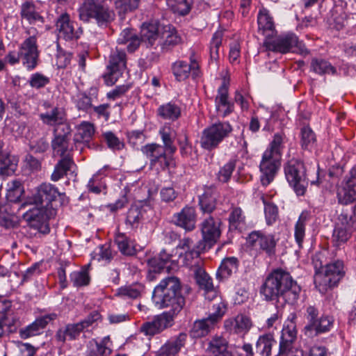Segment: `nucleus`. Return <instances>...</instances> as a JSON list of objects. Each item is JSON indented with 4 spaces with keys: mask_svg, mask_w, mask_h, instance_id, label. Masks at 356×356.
I'll use <instances>...</instances> for the list:
<instances>
[{
    "mask_svg": "<svg viewBox=\"0 0 356 356\" xmlns=\"http://www.w3.org/2000/svg\"><path fill=\"white\" fill-rule=\"evenodd\" d=\"M238 268V260L236 257L225 258L218 268L216 277L220 280L227 279L237 272Z\"/></svg>",
    "mask_w": 356,
    "mask_h": 356,
    "instance_id": "nucleus-42",
    "label": "nucleus"
},
{
    "mask_svg": "<svg viewBox=\"0 0 356 356\" xmlns=\"http://www.w3.org/2000/svg\"><path fill=\"white\" fill-rule=\"evenodd\" d=\"M216 326L207 317L196 320L193 323L190 334L193 338H202L208 335Z\"/></svg>",
    "mask_w": 356,
    "mask_h": 356,
    "instance_id": "nucleus-41",
    "label": "nucleus"
},
{
    "mask_svg": "<svg viewBox=\"0 0 356 356\" xmlns=\"http://www.w3.org/2000/svg\"><path fill=\"white\" fill-rule=\"evenodd\" d=\"M170 10L181 16L186 15L191 9V5L187 0H167Z\"/></svg>",
    "mask_w": 356,
    "mask_h": 356,
    "instance_id": "nucleus-57",
    "label": "nucleus"
},
{
    "mask_svg": "<svg viewBox=\"0 0 356 356\" xmlns=\"http://www.w3.org/2000/svg\"><path fill=\"white\" fill-rule=\"evenodd\" d=\"M74 165L72 156L61 157L54 166V170L51 175V180L58 181L67 175V172Z\"/></svg>",
    "mask_w": 356,
    "mask_h": 356,
    "instance_id": "nucleus-43",
    "label": "nucleus"
},
{
    "mask_svg": "<svg viewBox=\"0 0 356 356\" xmlns=\"http://www.w3.org/2000/svg\"><path fill=\"white\" fill-rule=\"evenodd\" d=\"M21 63L28 71L34 70L39 60V50L35 35H31L24 40L19 46Z\"/></svg>",
    "mask_w": 356,
    "mask_h": 356,
    "instance_id": "nucleus-13",
    "label": "nucleus"
},
{
    "mask_svg": "<svg viewBox=\"0 0 356 356\" xmlns=\"http://www.w3.org/2000/svg\"><path fill=\"white\" fill-rule=\"evenodd\" d=\"M201 231L204 243L201 250H209L220 237V231L218 223L214 220L213 218L209 217L202 222Z\"/></svg>",
    "mask_w": 356,
    "mask_h": 356,
    "instance_id": "nucleus-23",
    "label": "nucleus"
},
{
    "mask_svg": "<svg viewBox=\"0 0 356 356\" xmlns=\"http://www.w3.org/2000/svg\"><path fill=\"white\" fill-rule=\"evenodd\" d=\"M353 230L337 224L332 232V243L337 248H341L351 236Z\"/></svg>",
    "mask_w": 356,
    "mask_h": 356,
    "instance_id": "nucleus-48",
    "label": "nucleus"
},
{
    "mask_svg": "<svg viewBox=\"0 0 356 356\" xmlns=\"http://www.w3.org/2000/svg\"><path fill=\"white\" fill-rule=\"evenodd\" d=\"M338 220L337 224L354 230L356 225V205L343 208L339 215Z\"/></svg>",
    "mask_w": 356,
    "mask_h": 356,
    "instance_id": "nucleus-51",
    "label": "nucleus"
},
{
    "mask_svg": "<svg viewBox=\"0 0 356 356\" xmlns=\"http://www.w3.org/2000/svg\"><path fill=\"white\" fill-rule=\"evenodd\" d=\"M80 20L94 19L99 26L106 27L115 19V13L107 6L95 0H85L79 8Z\"/></svg>",
    "mask_w": 356,
    "mask_h": 356,
    "instance_id": "nucleus-5",
    "label": "nucleus"
},
{
    "mask_svg": "<svg viewBox=\"0 0 356 356\" xmlns=\"http://www.w3.org/2000/svg\"><path fill=\"white\" fill-rule=\"evenodd\" d=\"M202 261H194L193 266H190L194 273L196 283L200 289H204L205 291H210L213 289L212 280L209 275L202 268Z\"/></svg>",
    "mask_w": 356,
    "mask_h": 356,
    "instance_id": "nucleus-34",
    "label": "nucleus"
},
{
    "mask_svg": "<svg viewBox=\"0 0 356 356\" xmlns=\"http://www.w3.org/2000/svg\"><path fill=\"white\" fill-rule=\"evenodd\" d=\"M202 246V243L200 242L199 245L197 246V249L195 248L193 244V241L189 238H184L180 241L179 245L177 246V248L183 250L184 251V259L186 260V265L187 266H193L192 260H195L194 261H200V259L199 258L200 254V250Z\"/></svg>",
    "mask_w": 356,
    "mask_h": 356,
    "instance_id": "nucleus-30",
    "label": "nucleus"
},
{
    "mask_svg": "<svg viewBox=\"0 0 356 356\" xmlns=\"http://www.w3.org/2000/svg\"><path fill=\"white\" fill-rule=\"evenodd\" d=\"M77 133L74 135V141L75 143H88L92 138L95 128L92 123L83 121L76 127Z\"/></svg>",
    "mask_w": 356,
    "mask_h": 356,
    "instance_id": "nucleus-46",
    "label": "nucleus"
},
{
    "mask_svg": "<svg viewBox=\"0 0 356 356\" xmlns=\"http://www.w3.org/2000/svg\"><path fill=\"white\" fill-rule=\"evenodd\" d=\"M264 205V213L266 224L271 225L277 220L278 218V208L273 202H268L264 195L261 197Z\"/></svg>",
    "mask_w": 356,
    "mask_h": 356,
    "instance_id": "nucleus-58",
    "label": "nucleus"
},
{
    "mask_svg": "<svg viewBox=\"0 0 356 356\" xmlns=\"http://www.w3.org/2000/svg\"><path fill=\"white\" fill-rule=\"evenodd\" d=\"M213 312L208 316V318L216 325L222 320L226 313L227 307L224 302H219L213 305Z\"/></svg>",
    "mask_w": 356,
    "mask_h": 356,
    "instance_id": "nucleus-63",
    "label": "nucleus"
},
{
    "mask_svg": "<svg viewBox=\"0 0 356 356\" xmlns=\"http://www.w3.org/2000/svg\"><path fill=\"white\" fill-rule=\"evenodd\" d=\"M310 71L323 76L325 74L334 75L337 69L328 60L322 58H312L310 63Z\"/></svg>",
    "mask_w": 356,
    "mask_h": 356,
    "instance_id": "nucleus-44",
    "label": "nucleus"
},
{
    "mask_svg": "<svg viewBox=\"0 0 356 356\" xmlns=\"http://www.w3.org/2000/svg\"><path fill=\"white\" fill-rule=\"evenodd\" d=\"M157 115L163 120L174 122L181 116V108L175 102H170L159 106Z\"/></svg>",
    "mask_w": 356,
    "mask_h": 356,
    "instance_id": "nucleus-39",
    "label": "nucleus"
},
{
    "mask_svg": "<svg viewBox=\"0 0 356 356\" xmlns=\"http://www.w3.org/2000/svg\"><path fill=\"white\" fill-rule=\"evenodd\" d=\"M81 325L76 323H69L65 327L59 328L55 334V339L58 342L64 343L67 339L76 340L83 332Z\"/></svg>",
    "mask_w": 356,
    "mask_h": 356,
    "instance_id": "nucleus-35",
    "label": "nucleus"
},
{
    "mask_svg": "<svg viewBox=\"0 0 356 356\" xmlns=\"http://www.w3.org/2000/svg\"><path fill=\"white\" fill-rule=\"evenodd\" d=\"M286 139V138L284 132L275 134L272 140L270 142L264 153L281 159Z\"/></svg>",
    "mask_w": 356,
    "mask_h": 356,
    "instance_id": "nucleus-38",
    "label": "nucleus"
},
{
    "mask_svg": "<svg viewBox=\"0 0 356 356\" xmlns=\"http://www.w3.org/2000/svg\"><path fill=\"white\" fill-rule=\"evenodd\" d=\"M298 36L291 32L282 33L275 38H267L264 41V47L266 51L286 54L293 51V48L300 47Z\"/></svg>",
    "mask_w": 356,
    "mask_h": 356,
    "instance_id": "nucleus-10",
    "label": "nucleus"
},
{
    "mask_svg": "<svg viewBox=\"0 0 356 356\" xmlns=\"http://www.w3.org/2000/svg\"><path fill=\"white\" fill-rule=\"evenodd\" d=\"M40 118L44 124L54 127V130L71 129L67 122V113L63 107L54 106L49 111L40 114Z\"/></svg>",
    "mask_w": 356,
    "mask_h": 356,
    "instance_id": "nucleus-16",
    "label": "nucleus"
},
{
    "mask_svg": "<svg viewBox=\"0 0 356 356\" xmlns=\"http://www.w3.org/2000/svg\"><path fill=\"white\" fill-rule=\"evenodd\" d=\"M297 337L296 323L293 321L284 325L280 336L278 356H298L293 351V343Z\"/></svg>",
    "mask_w": 356,
    "mask_h": 356,
    "instance_id": "nucleus-17",
    "label": "nucleus"
},
{
    "mask_svg": "<svg viewBox=\"0 0 356 356\" xmlns=\"http://www.w3.org/2000/svg\"><path fill=\"white\" fill-rule=\"evenodd\" d=\"M229 229L231 231L242 232L246 225V218L242 209L239 207L232 206L228 217Z\"/></svg>",
    "mask_w": 356,
    "mask_h": 356,
    "instance_id": "nucleus-36",
    "label": "nucleus"
},
{
    "mask_svg": "<svg viewBox=\"0 0 356 356\" xmlns=\"http://www.w3.org/2000/svg\"><path fill=\"white\" fill-rule=\"evenodd\" d=\"M217 193L215 187L209 186L199 196V205L203 213H211L216 207Z\"/></svg>",
    "mask_w": 356,
    "mask_h": 356,
    "instance_id": "nucleus-33",
    "label": "nucleus"
},
{
    "mask_svg": "<svg viewBox=\"0 0 356 356\" xmlns=\"http://www.w3.org/2000/svg\"><path fill=\"white\" fill-rule=\"evenodd\" d=\"M315 273L314 282L317 290L325 294L328 290L338 286L345 277L347 268L341 259H334L322 266L319 255L316 254L313 258Z\"/></svg>",
    "mask_w": 356,
    "mask_h": 356,
    "instance_id": "nucleus-3",
    "label": "nucleus"
},
{
    "mask_svg": "<svg viewBox=\"0 0 356 356\" xmlns=\"http://www.w3.org/2000/svg\"><path fill=\"white\" fill-rule=\"evenodd\" d=\"M236 165V161L230 159L222 166L217 174L218 181L222 183H227L235 170Z\"/></svg>",
    "mask_w": 356,
    "mask_h": 356,
    "instance_id": "nucleus-59",
    "label": "nucleus"
},
{
    "mask_svg": "<svg viewBox=\"0 0 356 356\" xmlns=\"http://www.w3.org/2000/svg\"><path fill=\"white\" fill-rule=\"evenodd\" d=\"M56 30L58 37L65 41H74L80 38L83 33L81 26L71 20L70 15L67 13L61 14L56 21Z\"/></svg>",
    "mask_w": 356,
    "mask_h": 356,
    "instance_id": "nucleus-15",
    "label": "nucleus"
},
{
    "mask_svg": "<svg viewBox=\"0 0 356 356\" xmlns=\"http://www.w3.org/2000/svg\"><path fill=\"white\" fill-rule=\"evenodd\" d=\"M65 194L60 193L57 187L50 183H42L38 188L35 202L48 207H52L51 202L60 198L63 202Z\"/></svg>",
    "mask_w": 356,
    "mask_h": 356,
    "instance_id": "nucleus-21",
    "label": "nucleus"
},
{
    "mask_svg": "<svg viewBox=\"0 0 356 356\" xmlns=\"http://www.w3.org/2000/svg\"><path fill=\"white\" fill-rule=\"evenodd\" d=\"M173 255L167 252L166 250H162L157 256H154L147 260V264L149 268V275L147 276L149 280H153L152 271L154 273H159L164 268L168 271L170 268L169 264L174 262Z\"/></svg>",
    "mask_w": 356,
    "mask_h": 356,
    "instance_id": "nucleus-26",
    "label": "nucleus"
},
{
    "mask_svg": "<svg viewBox=\"0 0 356 356\" xmlns=\"http://www.w3.org/2000/svg\"><path fill=\"white\" fill-rule=\"evenodd\" d=\"M172 221L175 225L187 232L193 230L197 221L195 208L192 206H185L179 212L173 215Z\"/></svg>",
    "mask_w": 356,
    "mask_h": 356,
    "instance_id": "nucleus-24",
    "label": "nucleus"
},
{
    "mask_svg": "<svg viewBox=\"0 0 356 356\" xmlns=\"http://www.w3.org/2000/svg\"><path fill=\"white\" fill-rule=\"evenodd\" d=\"M181 37L174 27L165 28L163 33V40L159 44L163 51H167L181 42Z\"/></svg>",
    "mask_w": 356,
    "mask_h": 356,
    "instance_id": "nucleus-47",
    "label": "nucleus"
},
{
    "mask_svg": "<svg viewBox=\"0 0 356 356\" xmlns=\"http://www.w3.org/2000/svg\"><path fill=\"white\" fill-rule=\"evenodd\" d=\"M187 335L180 333L176 338L169 340L159 350L157 356H175L184 346Z\"/></svg>",
    "mask_w": 356,
    "mask_h": 356,
    "instance_id": "nucleus-32",
    "label": "nucleus"
},
{
    "mask_svg": "<svg viewBox=\"0 0 356 356\" xmlns=\"http://www.w3.org/2000/svg\"><path fill=\"white\" fill-rule=\"evenodd\" d=\"M74 104L79 111L86 113H89L90 110L92 109V107L91 97L84 92L79 93L76 95L74 99Z\"/></svg>",
    "mask_w": 356,
    "mask_h": 356,
    "instance_id": "nucleus-61",
    "label": "nucleus"
},
{
    "mask_svg": "<svg viewBox=\"0 0 356 356\" xmlns=\"http://www.w3.org/2000/svg\"><path fill=\"white\" fill-rule=\"evenodd\" d=\"M103 138L108 147L113 151H120L124 147V143L113 132L109 131L103 133Z\"/></svg>",
    "mask_w": 356,
    "mask_h": 356,
    "instance_id": "nucleus-60",
    "label": "nucleus"
},
{
    "mask_svg": "<svg viewBox=\"0 0 356 356\" xmlns=\"http://www.w3.org/2000/svg\"><path fill=\"white\" fill-rule=\"evenodd\" d=\"M229 81L223 79L220 86L217 90L215 97L216 111L219 117L225 118L232 113L234 104L229 99Z\"/></svg>",
    "mask_w": 356,
    "mask_h": 356,
    "instance_id": "nucleus-18",
    "label": "nucleus"
},
{
    "mask_svg": "<svg viewBox=\"0 0 356 356\" xmlns=\"http://www.w3.org/2000/svg\"><path fill=\"white\" fill-rule=\"evenodd\" d=\"M143 289L144 286L141 284L136 283L132 285L120 287L117 294L123 298L136 299L140 296Z\"/></svg>",
    "mask_w": 356,
    "mask_h": 356,
    "instance_id": "nucleus-56",
    "label": "nucleus"
},
{
    "mask_svg": "<svg viewBox=\"0 0 356 356\" xmlns=\"http://www.w3.org/2000/svg\"><path fill=\"white\" fill-rule=\"evenodd\" d=\"M108 169V165H104L90 179L87 184L88 190L90 192L99 194L106 189V186L104 178L107 175L106 172Z\"/></svg>",
    "mask_w": 356,
    "mask_h": 356,
    "instance_id": "nucleus-40",
    "label": "nucleus"
},
{
    "mask_svg": "<svg viewBox=\"0 0 356 356\" xmlns=\"http://www.w3.org/2000/svg\"><path fill=\"white\" fill-rule=\"evenodd\" d=\"M223 35L222 30L216 31L212 35L209 45L210 61L212 63H217L219 60V49L222 45Z\"/></svg>",
    "mask_w": 356,
    "mask_h": 356,
    "instance_id": "nucleus-53",
    "label": "nucleus"
},
{
    "mask_svg": "<svg viewBox=\"0 0 356 356\" xmlns=\"http://www.w3.org/2000/svg\"><path fill=\"white\" fill-rule=\"evenodd\" d=\"M258 32L265 36V39L271 38L276 32L273 18L266 9L260 10L257 16Z\"/></svg>",
    "mask_w": 356,
    "mask_h": 356,
    "instance_id": "nucleus-31",
    "label": "nucleus"
},
{
    "mask_svg": "<svg viewBox=\"0 0 356 356\" xmlns=\"http://www.w3.org/2000/svg\"><path fill=\"white\" fill-rule=\"evenodd\" d=\"M127 67V54L124 49L115 47L112 49L106 66V72L103 75L107 86L114 85L122 76Z\"/></svg>",
    "mask_w": 356,
    "mask_h": 356,
    "instance_id": "nucleus-9",
    "label": "nucleus"
},
{
    "mask_svg": "<svg viewBox=\"0 0 356 356\" xmlns=\"http://www.w3.org/2000/svg\"><path fill=\"white\" fill-rule=\"evenodd\" d=\"M190 63L184 60H177L172 65V72L178 81H183L188 79L191 73L193 78L200 76L199 56L193 49L190 51Z\"/></svg>",
    "mask_w": 356,
    "mask_h": 356,
    "instance_id": "nucleus-12",
    "label": "nucleus"
},
{
    "mask_svg": "<svg viewBox=\"0 0 356 356\" xmlns=\"http://www.w3.org/2000/svg\"><path fill=\"white\" fill-rule=\"evenodd\" d=\"M251 326L250 318L244 315H238L235 318H228L224 321V327L230 334H245Z\"/></svg>",
    "mask_w": 356,
    "mask_h": 356,
    "instance_id": "nucleus-27",
    "label": "nucleus"
},
{
    "mask_svg": "<svg viewBox=\"0 0 356 356\" xmlns=\"http://www.w3.org/2000/svg\"><path fill=\"white\" fill-rule=\"evenodd\" d=\"M280 161L281 159L263 153L259 164L260 181L262 186H266L274 180L281 164Z\"/></svg>",
    "mask_w": 356,
    "mask_h": 356,
    "instance_id": "nucleus-19",
    "label": "nucleus"
},
{
    "mask_svg": "<svg viewBox=\"0 0 356 356\" xmlns=\"http://www.w3.org/2000/svg\"><path fill=\"white\" fill-rule=\"evenodd\" d=\"M114 242L117 245L120 252L127 257H132L137 254L138 245L126 234L117 232L115 235Z\"/></svg>",
    "mask_w": 356,
    "mask_h": 356,
    "instance_id": "nucleus-29",
    "label": "nucleus"
},
{
    "mask_svg": "<svg viewBox=\"0 0 356 356\" xmlns=\"http://www.w3.org/2000/svg\"><path fill=\"white\" fill-rule=\"evenodd\" d=\"M277 345L273 334H264L259 337L255 346V350L260 356H271L272 349Z\"/></svg>",
    "mask_w": 356,
    "mask_h": 356,
    "instance_id": "nucleus-37",
    "label": "nucleus"
},
{
    "mask_svg": "<svg viewBox=\"0 0 356 356\" xmlns=\"http://www.w3.org/2000/svg\"><path fill=\"white\" fill-rule=\"evenodd\" d=\"M19 15L22 21H26L29 25L41 26L45 22L42 11L32 1H25L21 4Z\"/></svg>",
    "mask_w": 356,
    "mask_h": 356,
    "instance_id": "nucleus-20",
    "label": "nucleus"
},
{
    "mask_svg": "<svg viewBox=\"0 0 356 356\" xmlns=\"http://www.w3.org/2000/svg\"><path fill=\"white\" fill-rule=\"evenodd\" d=\"M72 136V129L67 130H53L51 146L54 155L64 157L71 156L69 143Z\"/></svg>",
    "mask_w": 356,
    "mask_h": 356,
    "instance_id": "nucleus-22",
    "label": "nucleus"
},
{
    "mask_svg": "<svg viewBox=\"0 0 356 356\" xmlns=\"http://www.w3.org/2000/svg\"><path fill=\"white\" fill-rule=\"evenodd\" d=\"M338 202L348 205L356 201V185L346 183V185L337 192Z\"/></svg>",
    "mask_w": 356,
    "mask_h": 356,
    "instance_id": "nucleus-52",
    "label": "nucleus"
},
{
    "mask_svg": "<svg viewBox=\"0 0 356 356\" xmlns=\"http://www.w3.org/2000/svg\"><path fill=\"white\" fill-rule=\"evenodd\" d=\"M309 220V213L307 211H302L294 226V238L299 248H302L304 239L305 238L306 225Z\"/></svg>",
    "mask_w": 356,
    "mask_h": 356,
    "instance_id": "nucleus-50",
    "label": "nucleus"
},
{
    "mask_svg": "<svg viewBox=\"0 0 356 356\" xmlns=\"http://www.w3.org/2000/svg\"><path fill=\"white\" fill-rule=\"evenodd\" d=\"M159 134L165 148L168 150L170 153L174 154L177 150L176 147L173 144L177 136L176 131L170 124L165 123L163 126L160 128Z\"/></svg>",
    "mask_w": 356,
    "mask_h": 356,
    "instance_id": "nucleus-45",
    "label": "nucleus"
},
{
    "mask_svg": "<svg viewBox=\"0 0 356 356\" xmlns=\"http://www.w3.org/2000/svg\"><path fill=\"white\" fill-rule=\"evenodd\" d=\"M28 82L33 88L40 89L50 83V79L42 73L35 72L31 75Z\"/></svg>",
    "mask_w": 356,
    "mask_h": 356,
    "instance_id": "nucleus-62",
    "label": "nucleus"
},
{
    "mask_svg": "<svg viewBox=\"0 0 356 356\" xmlns=\"http://www.w3.org/2000/svg\"><path fill=\"white\" fill-rule=\"evenodd\" d=\"M316 145L315 133L309 127H303L300 130V145L305 150L312 151Z\"/></svg>",
    "mask_w": 356,
    "mask_h": 356,
    "instance_id": "nucleus-54",
    "label": "nucleus"
},
{
    "mask_svg": "<svg viewBox=\"0 0 356 356\" xmlns=\"http://www.w3.org/2000/svg\"><path fill=\"white\" fill-rule=\"evenodd\" d=\"M56 213V211L53 207L41 205L30 209L26 213V218L31 227L46 234L49 232L48 220L54 218Z\"/></svg>",
    "mask_w": 356,
    "mask_h": 356,
    "instance_id": "nucleus-11",
    "label": "nucleus"
},
{
    "mask_svg": "<svg viewBox=\"0 0 356 356\" xmlns=\"http://www.w3.org/2000/svg\"><path fill=\"white\" fill-rule=\"evenodd\" d=\"M142 217L143 214L140 209L137 207H132L128 211L126 223L133 229L137 228Z\"/></svg>",
    "mask_w": 356,
    "mask_h": 356,
    "instance_id": "nucleus-64",
    "label": "nucleus"
},
{
    "mask_svg": "<svg viewBox=\"0 0 356 356\" xmlns=\"http://www.w3.org/2000/svg\"><path fill=\"white\" fill-rule=\"evenodd\" d=\"M4 143L0 138V175L10 176L17 170V164L12 161L9 156L3 152Z\"/></svg>",
    "mask_w": 356,
    "mask_h": 356,
    "instance_id": "nucleus-49",
    "label": "nucleus"
},
{
    "mask_svg": "<svg viewBox=\"0 0 356 356\" xmlns=\"http://www.w3.org/2000/svg\"><path fill=\"white\" fill-rule=\"evenodd\" d=\"M141 41L147 47L156 49L160 43L159 26L156 22L144 23L140 30Z\"/></svg>",
    "mask_w": 356,
    "mask_h": 356,
    "instance_id": "nucleus-28",
    "label": "nucleus"
},
{
    "mask_svg": "<svg viewBox=\"0 0 356 356\" xmlns=\"http://www.w3.org/2000/svg\"><path fill=\"white\" fill-rule=\"evenodd\" d=\"M300 286L290 273L281 268L273 270L260 287V294L266 301L294 305L299 298Z\"/></svg>",
    "mask_w": 356,
    "mask_h": 356,
    "instance_id": "nucleus-1",
    "label": "nucleus"
},
{
    "mask_svg": "<svg viewBox=\"0 0 356 356\" xmlns=\"http://www.w3.org/2000/svg\"><path fill=\"white\" fill-rule=\"evenodd\" d=\"M164 146L157 143H149L141 147L142 153L149 160L151 168L159 167L161 170L169 168L172 159L166 154Z\"/></svg>",
    "mask_w": 356,
    "mask_h": 356,
    "instance_id": "nucleus-14",
    "label": "nucleus"
},
{
    "mask_svg": "<svg viewBox=\"0 0 356 356\" xmlns=\"http://www.w3.org/2000/svg\"><path fill=\"white\" fill-rule=\"evenodd\" d=\"M305 317L307 323L303 328V333L307 338L313 339L328 332L333 326V318L328 315L319 316V310L315 306L309 305L306 308Z\"/></svg>",
    "mask_w": 356,
    "mask_h": 356,
    "instance_id": "nucleus-6",
    "label": "nucleus"
},
{
    "mask_svg": "<svg viewBox=\"0 0 356 356\" xmlns=\"http://www.w3.org/2000/svg\"><path fill=\"white\" fill-rule=\"evenodd\" d=\"M90 264L86 265L80 270L74 271L70 275V281L74 286L82 287L90 284V277L88 274Z\"/></svg>",
    "mask_w": 356,
    "mask_h": 356,
    "instance_id": "nucleus-55",
    "label": "nucleus"
},
{
    "mask_svg": "<svg viewBox=\"0 0 356 356\" xmlns=\"http://www.w3.org/2000/svg\"><path fill=\"white\" fill-rule=\"evenodd\" d=\"M284 172L289 186L298 195H303L305 193L309 182L312 185L319 183L318 168H313V172L316 177H312L304 162L298 159L293 158L285 163Z\"/></svg>",
    "mask_w": 356,
    "mask_h": 356,
    "instance_id": "nucleus-4",
    "label": "nucleus"
},
{
    "mask_svg": "<svg viewBox=\"0 0 356 356\" xmlns=\"http://www.w3.org/2000/svg\"><path fill=\"white\" fill-rule=\"evenodd\" d=\"M233 127L227 121H218L205 128L200 137V146L205 150L212 151L229 136Z\"/></svg>",
    "mask_w": 356,
    "mask_h": 356,
    "instance_id": "nucleus-7",
    "label": "nucleus"
},
{
    "mask_svg": "<svg viewBox=\"0 0 356 356\" xmlns=\"http://www.w3.org/2000/svg\"><path fill=\"white\" fill-rule=\"evenodd\" d=\"M152 300L159 309L170 308L165 314L172 320L184 308L186 301L181 293L180 280L174 276L163 279L154 287L152 293Z\"/></svg>",
    "mask_w": 356,
    "mask_h": 356,
    "instance_id": "nucleus-2",
    "label": "nucleus"
},
{
    "mask_svg": "<svg viewBox=\"0 0 356 356\" xmlns=\"http://www.w3.org/2000/svg\"><path fill=\"white\" fill-rule=\"evenodd\" d=\"M278 238L273 234L262 230L251 232L247 237V243L259 254H265L270 259L276 254V248Z\"/></svg>",
    "mask_w": 356,
    "mask_h": 356,
    "instance_id": "nucleus-8",
    "label": "nucleus"
},
{
    "mask_svg": "<svg viewBox=\"0 0 356 356\" xmlns=\"http://www.w3.org/2000/svg\"><path fill=\"white\" fill-rule=\"evenodd\" d=\"M174 320L166 316L165 314H161L154 318L152 321L143 324L140 331L146 336H154L161 332L165 329L172 326Z\"/></svg>",
    "mask_w": 356,
    "mask_h": 356,
    "instance_id": "nucleus-25",
    "label": "nucleus"
}]
</instances>
